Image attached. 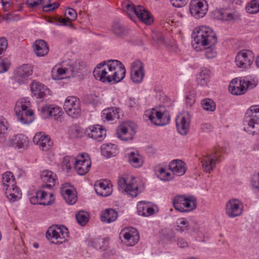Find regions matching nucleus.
Here are the masks:
<instances>
[{"mask_svg":"<svg viewBox=\"0 0 259 259\" xmlns=\"http://www.w3.org/2000/svg\"><path fill=\"white\" fill-rule=\"evenodd\" d=\"M32 73V67L30 65L23 64L21 67L18 68L13 76L14 82L13 83L14 89L17 87L15 84L18 83L19 85L25 84L27 82L28 77Z\"/></svg>","mask_w":259,"mask_h":259,"instance_id":"obj_7","label":"nucleus"},{"mask_svg":"<svg viewBox=\"0 0 259 259\" xmlns=\"http://www.w3.org/2000/svg\"><path fill=\"white\" fill-rule=\"evenodd\" d=\"M174 208L180 212H189L195 209L197 206V199L192 195H177L173 200Z\"/></svg>","mask_w":259,"mask_h":259,"instance_id":"obj_5","label":"nucleus"},{"mask_svg":"<svg viewBox=\"0 0 259 259\" xmlns=\"http://www.w3.org/2000/svg\"><path fill=\"white\" fill-rule=\"evenodd\" d=\"M121 235L125 239V243L130 246H134L139 240V233L136 229L131 228L130 229L123 230L121 231Z\"/></svg>","mask_w":259,"mask_h":259,"instance_id":"obj_26","label":"nucleus"},{"mask_svg":"<svg viewBox=\"0 0 259 259\" xmlns=\"http://www.w3.org/2000/svg\"><path fill=\"white\" fill-rule=\"evenodd\" d=\"M128 161L133 167L136 168L142 166L143 164L142 157L138 152H131L129 153Z\"/></svg>","mask_w":259,"mask_h":259,"instance_id":"obj_37","label":"nucleus"},{"mask_svg":"<svg viewBox=\"0 0 259 259\" xmlns=\"http://www.w3.org/2000/svg\"><path fill=\"white\" fill-rule=\"evenodd\" d=\"M95 186V191L98 195L107 197L111 194V188L107 181L96 182Z\"/></svg>","mask_w":259,"mask_h":259,"instance_id":"obj_30","label":"nucleus"},{"mask_svg":"<svg viewBox=\"0 0 259 259\" xmlns=\"http://www.w3.org/2000/svg\"><path fill=\"white\" fill-rule=\"evenodd\" d=\"M190 116L188 112H184L178 115L176 119V126L178 132L186 135L189 131Z\"/></svg>","mask_w":259,"mask_h":259,"instance_id":"obj_14","label":"nucleus"},{"mask_svg":"<svg viewBox=\"0 0 259 259\" xmlns=\"http://www.w3.org/2000/svg\"><path fill=\"white\" fill-rule=\"evenodd\" d=\"M2 183L6 187L7 186H15L16 185L15 179L11 171H7L3 175Z\"/></svg>","mask_w":259,"mask_h":259,"instance_id":"obj_39","label":"nucleus"},{"mask_svg":"<svg viewBox=\"0 0 259 259\" xmlns=\"http://www.w3.org/2000/svg\"><path fill=\"white\" fill-rule=\"evenodd\" d=\"M192 37L194 39L192 45L196 51L201 50L199 48L200 46L204 47L206 58L212 59L216 57L217 52L213 47L217 42V38L215 33L211 29L205 26L196 28Z\"/></svg>","mask_w":259,"mask_h":259,"instance_id":"obj_2","label":"nucleus"},{"mask_svg":"<svg viewBox=\"0 0 259 259\" xmlns=\"http://www.w3.org/2000/svg\"><path fill=\"white\" fill-rule=\"evenodd\" d=\"M28 138L22 134L14 136L11 138L5 141V144L7 146H12L17 149H26L29 144Z\"/></svg>","mask_w":259,"mask_h":259,"instance_id":"obj_18","label":"nucleus"},{"mask_svg":"<svg viewBox=\"0 0 259 259\" xmlns=\"http://www.w3.org/2000/svg\"><path fill=\"white\" fill-rule=\"evenodd\" d=\"M40 177L43 182L46 183L42 186L44 188L51 189L58 184L56 174L51 170H44L41 174Z\"/></svg>","mask_w":259,"mask_h":259,"instance_id":"obj_22","label":"nucleus"},{"mask_svg":"<svg viewBox=\"0 0 259 259\" xmlns=\"http://www.w3.org/2000/svg\"><path fill=\"white\" fill-rule=\"evenodd\" d=\"M123 11L133 19L135 15L136 16L138 12V6L136 7L130 1H124L122 4Z\"/></svg>","mask_w":259,"mask_h":259,"instance_id":"obj_34","label":"nucleus"},{"mask_svg":"<svg viewBox=\"0 0 259 259\" xmlns=\"http://www.w3.org/2000/svg\"><path fill=\"white\" fill-rule=\"evenodd\" d=\"M112 32L117 36H122L126 33L125 28L119 21H115L112 26Z\"/></svg>","mask_w":259,"mask_h":259,"instance_id":"obj_40","label":"nucleus"},{"mask_svg":"<svg viewBox=\"0 0 259 259\" xmlns=\"http://www.w3.org/2000/svg\"><path fill=\"white\" fill-rule=\"evenodd\" d=\"M57 23H60L61 25L64 26H69L71 28H73V25L67 19V18H63L59 16H56Z\"/></svg>","mask_w":259,"mask_h":259,"instance_id":"obj_58","label":"nucleus"},{"mask_svg":"<svg viewBox=\"0 0 259 259\" xmlns=\"http://www.w3.org/2000/svg\"><path fill=\"white\" fill-rule=\"evenodd\" d=\"M244 130L254 135L259 133V106H251L247 111L243 120Z\"/></svg>","mask_w":259,"mask_h":259,"instance_id":"obj_3","label":"nucleus"},{"mask_svg":"<svg viewBox=\"0 0 259 259\" xmlns=\"http://www.w3.org/2000/svg\"><path fill=\"white\" fill-rule=\"evenodd\" d=\"M250 81H245L244 80L236 78L230 83L229 90L231 93L234 95H241L246 92L248 88L250 87Z\"/></svg>","mask_w":259,"mask_h":259,"instance_id":"obj_15","label":"nucleus"},{"mask_svg":"<svg viewBox=\"0 0 259 259\" xmlns=\"http://www.w3.org/2000/svg\"><path fill=\"white\" fill-rule=\"evenodd\" d=\"M169 169L173 172L174 174L181 176L185 174L187 167L184 161L180 159H175L169 163Z\"/></svg>","mask_w":259,"mask_h":259,"instance_id":"obj_27","label":"nucleus"},{"mask_svg":"<svg viewBox=\"0 0 259 259\" xmlns=\"http://www.w3.org/2000/svg\"><path fill=\"white\" fill-rule=\"evenodd\" d=\"M243 211V204L238 199H233L226 204V213L231 218L240 215Z\"/></svg>","mask_w":259,"mask_h":259,"instance_id":"obj_17","label":"nucleus"},{"mask_svg":"<svg viewBox=\"0 0 259 259\" xmlns=\"http://www.w3.org/2000/svg\"><path fill=\"white\" fill-rule=\"evenodd\" d=\"M10 64V61L7 58H0V73L7 71Z\"/></svg>","mask_w":259,"mask_h":259,"instance_id":"obj_56","label":"nucleus"},{"mask_svg":"<svg viewBox=\"0 0 259 259\" xmlns=\"http://www.w3.org/2000/svg\"><path fill=\"white\" fill-rule=\"evenodd\" d=\"M152 39L154 41L160 45L165 44V37L162 33L160 32L154 33L152 35Z\"/></svg>","mask_w":259,"mask_h":259,"instance_id":"obj_54","label":"nucleus"},{"mask_svg":"<svg viewBox=\"0 0 259 259\" xmlns=\"http://www.w3.org/2000/svg\"><path fill=\"white\" fill-rule=\"evenodd\" d=\"M176 230L180 232H184L189 229V223L186 219L181 218L176 222Z\"/></svg>","mask_w":259,"mask_h":259,"instance_id":"obj_44","label":"nucleus"},{"mask_svg":"<svg viewBox=\"0 0 259 259\" xmlns=\"http://www.w3.org/2000/svg\"><path fill=\"white\" fill-rule=\"evenodd\" d=\"M171 4L175 7H182L185 6L188 0H170Z\"/></svg>","mask_w":259,"mask_h":259,"instance_id":"obj_61","label":"nucleus"},{"mask_svg":"<svg viewBox=\"0 0 259 259\" xmlns=\"http://www.w3.org/2000/svg\"><path fill=\"white\" fill-rule=\"evenodd\" d=\"M75 218L77 223L84 226L89 221V215L84 211H79L76 214Z\"/></svg>","mask_w":259,"mask_h":259,"instance_id":"obj_41","label":"nucleus"},{"mask_svg":"<svg viewBox=\"0 0 259 259\" xmlns=\"http://www.w3.org/2000/svg\"><path fill=\"white\" fill-rule=\"evenodd\" d=\"M75 158L73 157H65L62 162L63 166L65 167L66 169H70L71 168V165L75 164Z\"/></svg>","mask_w":259,"mask_h":259,"instance_id":"obj_53","label":"nucleus"},{"mask_svg":"<svg viewBox=\"0 0 259 259\" xmlns=\"http://www.w3.org/2000/svg\"><path fill=\"white\" fill-rule=\"evenodd\" d=\"M53 200H50V201H48L47 203L44 202H40L38 200V198L36 196L31 197L30 198V202L32 204L35 205V204H40L42 205H50L53 202Z\"/></svg>","mask_w":259,"mask_h":259,"instance_id":"obj_57","label":"nucleus"},{"mask_svg":"<svg viewBox=\"0 0 259 259\" xmlns=\"http://www.w3.org/2000/svg\"><path fill=\"white\" fill-rule=\"evenodd\" d=\"M91 161L87 153L80 154L75 159L74 168L79 175H84L90 170Z\"/></svg>","mask_w":259,"mask_h":259,"instance_id":"obj_10","label":"nucleus"},{"mask_svg":"<svg viewBox=\"0 0 259 259\" xmlns=\"http://www.w3.org/2000/svg\"><path fill=\"white\" fill-rule=\"evenodd\" d=\"M201 106L206 111H214L215 109V104L210 98H206L202 100Z\"/></svg>","mask_w":259,"mask_h":259,"instance_id":"obj_43","label":"nucleus"},{"mask_svg":"<svg viewBox=\"0 0 259 259\" xmlns=\"http://www.w3.org/2000/svg\"><path fill=\"white\" fill-rule=\"evenodd\" d=\"M50 113V116L54 117L56 119V117L61 115V109L59 107H54L52 106Z\"/></svg>","mask_w":259,"mask_h":259,"instance_id":"obj_59","label":"nucleus"},{"mask_svg":"<svg viewBox=\"0 0 259 259\" xmlns=\"http://www.w3.org/2000/svg\"><path fill=\"white\" fill-rule=\"evenodd\" d=\"M8 128V123L6 119L0 117V137L4 136Z\"/></svg>","mask_w":259,"mask_h":259,"instance_id":"obj_49","label":"nucleus"},{"mask_svg":"<svg viewBox=\"0 0 259 259\" xmlns=\"http://www.w3.org/2000/svg\"><path fill=\"white\" fill-rule=\"evenodd\" d=\"M161 235L164 239L170 242H172L175 239V233L171 229H162L161 231Z\"/></svg>","mask_w":259,"mask_h":259,"instance_id":"obj_42","label":"nucleus"},{"mask_svg":"<svg viewBox=\"0 0 259 259\" xmlns=\"http://www.w3.org/2000/svg\"><path fill=\"white\" fill-rule=\"evenodd\" d=\"M26 4L29 8H34L38 6V2L36 0H26Z\"/></svg>","mask_w":259,"mask_h":259,"instance_id":"obj_64","label":"nucleus"},{"mask_svg":"<svg viewBox=\"0 0 259 259\" xmlns=\"http://www.w3.org/2000/svg\"><path fill=\"white\" fill-rule=\"evenodd\" d=\"M47 1L48 2L46 3V5L42 7V10L44 12H48L53 11L57 9L60 6V4L59 3L55 2L53 4H51V0H47Z\"/></svg>","mask_w":259,"mask_h":259,"instance_id":"obj_51","label":"nucleus"},{"mask_svg":"<svg viewBox=\"0 0 259 259\" xmlns=\"http://www.w3.org/2000/svg\"><path fill=\"white\" fill-rule=\"evenodd\" d=\"M210 70L206 68H202L198 75L196 81L200 85H206L209 81Z\"/></svg>","mask_w":259,"mask_h":259,"instance_id":"obj_36","label":"nucleus"},{"mask_svg":"<svg viewBox=\"0 0 259 259\" xmlns=\"http://www.w3.org/2000/svg\"><path fill=\"white\" fill-rule=\"evenodd\" d=\"M52 77L54 79L57 80L60 79V76L66 74L64 67L63 66V63H62L61 67L56 66L52 69Z\"/></svg>","mask_w":259,"mask_h":259,"instance_id":"obj_45","label":"nucleus"},{"mask_svg":"<svg viewBox=\"0 0 259 259\" xmlns=\"http://www.w3.org/2000/svg\"><path fill=\"white\" fill-rule=\"evenodd\" d=\"M33 51L38 57H43L48 54L49 49L47 43L42 39L35 41L33 45Z\"/></svg>","mask_w":259,"mask_h":259,"instance_id":"obj_29","label":"nucleus"},{"mask_svg":"<svg viewBox=\"0 0 259 259\" xmlns=\"http://www.w3.org/2000/svg\"><path fill=\"white\" fill-rule=\"evenodd\" d=\"M254 56L252 51L243 50L239 52L235 58L236 65L240 68H246L252 64Z\"/></svg>","mask_w":259,"mask_h":259,"instance_id":"obj_12","label":"nucleus"},{"mask_svg":"<svg viewBox=\"0 0 259 259\" xmlns=\"http://www.w3.org/2000/svg\"><path fill=\"white\" fill-rule=\"evenodd\" d=\"M145 116L151 121L152 123L157 126H163L167 124L170 121V116H164L163 113L156 110L155 109H152L150 111H147Z\"/></svg>","mask_w":259,"mask_h":259,"instance_id":"obj_13","label":"nucleus"},{"mask_svg":"<svg viewBox=\"0 0 259 259\" xmlns=\"http://www.w3.org/2000/svg\"><path fill=\"white\" fill-rule=\"evenodd\" d=\"M68 236V229L64 226L55 225L50 227L46 232V237L52 243L61 244L66 241Z\"/></svg>","mask_w":259,"mask_h":259,"instance_id":"obj_6","label":"nucleus"},{"mask_svg":"<svg viewBox=\"0 0 259 259\" xmlns=\"http://www.w3.org/2000/svg\"><path fill=\"white\" fill-rule=\"evenodd\" d=\"M117 212L111 208L106 209L102 212L101 215L102 221L108 223L115 221L117 219Z\"/></svg>","mask_w":259,"mask_h":259,"instance_id":"obj_32","label":"nucleus"},{"mask_svg":"<svg viewBox=\"0 0 259 259\" xmlns=\"http://www.w3.org/2000/svg\"><path fill=\"white\" fill-rule=\"evenodd\" d=\"M30 89L34 96L37 99L46 100L51 95V91L42 83L33 80L30 84Z\"/></svg>","mask_w":259,"mask_h":259,"instance_id":"obj_16","label":"nucleus"},{"mask_svg":"<svg viewBox=\"0 0 259 259\" xmlns=\"http://www.w3.org/2000/svg\"><path fill=\"white\" fill-rule=\"evenodd\" d=\"M6 196L11 202H14L18 200L21 198L22 193L21 191H16L15 193H11V192L6 191Z\"/></svg>","mask_w":259,"mask_h":259,"instance_id":"obj_48","label":"nucleus"},{"mask_svg":"<svg viewBox=\"0 0 259 259\" xmlns=\"http://www.w3.org/2000/svg\"><path fill=\"white\" fill-rule=\"evenodd\" d=\"M215 18L225 21L237 20L239 19L240 14L238 11H230L227 10H220L214 11Z\"/></svg>","mask_w":259,"mask_h":259,"instance_id":"obj_25","label":"nucleus"},{"mask_svg":"<svg viewBox=\"0 0 259 259\" xmlns=\"http://www.w3.org/2000/svg\"><path fill=\"white\" fill-rule=\"evenodd\" d=\"M33 142L37 145L42 151L49 150L53 145V142L50 138L42 133L35 135L33 138Z\"/></svg>","mask_w":259,"mask_h":259,"instance_id":"obj_21","label":"nucleus"},{"mask_svg":"<svg viewBox=\"0 0 259 259\" xmlns=\"http://www.w3.org/2000/svg\"><path fill=\"white\" fill-rule=\"evenodd\" d=\"M137 210L139 215L145 217L151 215L154 212V209L149 206L144 201L139 202L137 205Z\"/></svg>","mask_w":259,"mask_h":259,"instance_id":"obj_38","label":"nucleus"},{"mask_svg":"<svg viewBox=\"0 0 259 259\" xmlns=\"http://www.w3.org/2000/svg\"><path fill=\"white\" fill-rule=\"evenodd\" d=\"M106 242L105 240H103V239L97 238L92 240L91 242V246H93L97 249L104 250L105 249L103 248V245L106 244Z\"/></svg>","mask_w":259,"mask_h":259,"instance_id":"obj_50","label":"nucleus"},{"mask_svg":"<svg viewBox=\"0 0 259 259\" xmlns=\"http://www.w3.org/2000/svg\"><path fill=\"white\" fill-rule=\"evenodd\" d=\"M136 133L135 125L130 122H123L116 128L117 137L121 141H131Z\"/></svg>","mask_w":259,"mask_h":259,"instance_id":"obj_9","label":"nucleus"},{"mask_svg":"<svg viewBox=\"0 0 259 259\" xmlns=\"http://www.w3.org/2000/svg\"><path fill=\"white\" fill-rule=\"evenodd\" d=\"M246 9L248 13H256L259 11V4L256 0H252L251 3L246 6Z\"/></svg>","mask_w":259,"mask_h":259,"instance_id":"obj_47","label":"nucleus"},{"mask_svg":"<svg viewBox=\"0 0 259 259\" xmlns=\"http://www.w3.org/2000/svg\"><path fill=\"white\" fill-rule=\"evenodd\" d=\"M118 110V108L116 107L108 108L103 111L102 116L108 121L118 119L119 117Z\"/></svg>","mask_w":259,"mask_h":259,"instance_id":"obj_33","label":"nucleus"},{"mask_svg":"<svg viewBox=\"0 0 259 259\" xmlns=\"http://www.w3.org/2000/svg\"><path fill=\"white\" fill-rule=\"evenodd\" d=\"M8 47L7 40L5 37L0 38V55L3 53Z\"/></svg>","mask_w":259,"mask_h":259,"instance_id":"obj_62","label":"nucleus"},{"mask_svg":"<svg viewBox=\"0 0 259 259\" xmlns=\"http://www.w3.org/2000/svg\"><path fill=\"white\" fill-rule=\"evenodd\" d=\"M63 66L64 67L66 73L69 75L74 76L76 73L75 67L70 62H67V61L63 62Z\"/></svg>","mask_w":259,"mask_h":259,"instance_id":"obj_46","label":"nucleus"},{"mask_svg":"<svg viewBox=\"0 0 259 259\" xmlns=\"http://www.w3.org/2000/svg\"><path fill=\"white\" fill-rule=\"evenodd\" d=\"M65 15L66 16L67 19L70 22L76 19L77 18V13L75 10L71 8H68L65 11Z\"/></svg>","mask_w":259,"mask_h":259,"instance_id":"obj_55","label":"nucleus"},{"mask_svg":"<svg viewBox=\"0 0 259 259\" xmlns=\"http://www.w3.org/2000/svg\"><path fill=\"white\" fill-rule=\"evenodd\" d=\"M187 106H192L195 102V97L193 94H189L186 97Z\"/></svg>","mask_w":259,"mask_h":259,"instance_id":"obj_60","label":"nucleus"},{"mask_svg":"<svg viewBox=\"0 0 259 259\" xmlns=\"http://www.w3.org/2000/svg\"><path fill=\"white\" fill-rule=\"evenodd\" d=\"M136 16L142 22L146 24H150L153 21L150 14L140 5L138 6V12Z\"/></svg>","mask_w":259,"mask_h":259,"instance_id":"obj_31","label":"nucleus"},{"mask_svg":"<svg viewBox=\"0 0 259 259\" xmlns=\"http://www.w3.org/2000/svg\"><path fill=\"white\" fill-rule=\"evenodd\" d=\"M118 185L122 191L125 192L133 197H136L140 193L137 185L133 183L127 184L125 180L123 178H121L118 180Z\"/></svg>","mask_w":259,"mask_h":259,"instance_id":"obj_24","label":"nucleus"},{"mask_svg":"<svg viewBox=\"0 0 259 259\" xmlns=\"http://www.w3.org/2000/svg\"><path fill=\"white\" fill-rule=\"evenodd\" d=\"M68 185V184L63 185L60 189V193L68 204H73L76 202L77 197L73 191V187L69 189L67 188Z\"/></svg>","mask_w":259,"mask_h":259,"instance_id":"obj_28","label":"nucleus"},{"mask_svg":"<svg viewBox=\"0 0 259 259\" xmlns=\"http://www.w3.org/2000/svg\"><path fill=\"white\" fill-rule=\"evenodd\" d=\"M125 74L124 65L117 60H109L101 62L93 71L95 78L103 82H118L124 78Z\"/></svg>","mask_w":259,"mask_h":259,"instance_id":"obj_1","label":"nucleus"},{"mask_svg":"<svg viewBox=\"0 0 259 259\" xmlns=\"http://www.w3.org/2000/svg\"><path fill=\"white\" fill-rule=\"evenodd\" d=\"M85 134L90 138L100 141L106 137V131L102 125H93L86 130Z\"/></svg>","mask_w":259,"mask_h":259,"instance_id":"obj_20","label":"nucleus"},{"mask_svg":"<svg viewBox=\"0 0 259 259\" xmlns=\"http://www.w3.org/2000/svg\"><path fill=\"white\" fill-rule=\"evenodd\" d=\"M64 109L69 116L77 118L81 112L79 99L75 96L68 97L64 103Z\"/></svg>","mask_w":259,"mask_h":259,"instance_id":"obj_8","label":"nucleus"},{"mask_svg":"<svg viewBox=\"0 0 259 259\" xmlns=\"http://www.w3.org/2000/svg\"><path fill=\"white\" fill-rule=\"evenodd\" d=\"M52 105L46 104L40 107L39 109L42 118H47L50 116Z\"/></svg>","mask_w":259,"mask_h":259,"instance_id":"obj_52","label":"nucleus"},{"mask_svg":"<svg viewBox=\"0 0 259 259\" xmlns=\"http://www.w3.org/2000/svg\"><path fill=\"white\" fill-rule=\"evenodd\" d=\"M207 10L206 2L204 0H192L189 4L191 14L197 19L203 17Z\"/></svg>","mask_w":259,"mask_h":259,"instance_id":"obj_11","label":"nucleus"},{"mask_svg":"<svg viewBox=\"0 0 259 259\" xmlns=\"http://www.w3.org/2000/svg\"><path fill=\"white\" fill-rule=\"evenodd\" d=\"M29 102L24 99L18 101L15 107V112L19 121L24 124H29L33 120V113L31 109H28Z\"/></svg>","mask_w":259,"mask_h":259,"instance_id":"obj_4","label":"nucleus"},{"mask_svg":"<svg viewBox=\"0 0 259 259\" xmlns=\"http://www.w3.org/2000/svg\"><path fill=\"white\" fill-rule=\"evenodd\" d=\"M117 151L116 145L111 144L103 145L101 147L102 154L107 158L116 155Z\"/></svg>","mask_w":259,"mask_h":259,"instance_id":"obj_35","label":"nucleus"},{"mask_svg":"<svg viewBox=\"0 0 259 259\" xmlns=\"http://www.w3.org/2000/svg\"><path fill=\"white\" fill-rule=\"evenodd\" d=\"M219 149L215 148L214 152L207 154L203 161L202 167L204 171L210 173L215 167L217 162H219Z\"/></svg>","mask_w":259,"mask_h":259,"instance_id":"obj_19","label":"nucleus"},{"mask_svg":"<svg viewBox=\"0 0 259 259\" xmlns=\"http://www.w3.org/2000/svg\"><path fill=\"white\" fill-rule=\"evenodd\" d=\"M144 76V66L140 61H135L132 65L131 79L133 82L139 83Z\"/></svg>","mask_w":259,"mask_h":259,"instance_id":"obj_23","label":"nucleus"},{"mask_svg":"<svg viewBox=\"0 0 259 259\" xmlns=\"http://www.w3.org/2000/svg\"><path fill=\"white\" fill-rule=\"evenodd\" d=\"M177 245L180 248H185L189 246L188 242L183 238H178L177 240Z\"/></svg>","mask_w":259,"mask_h":259,"instance_id":"obj_63","label":"nucleus"}]
</instances>
